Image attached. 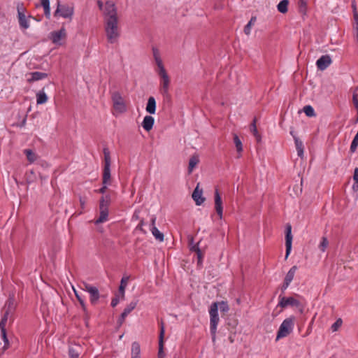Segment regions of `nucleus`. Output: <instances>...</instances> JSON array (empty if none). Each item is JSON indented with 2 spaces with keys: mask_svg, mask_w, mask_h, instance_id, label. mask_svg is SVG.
Segmentation results:
<instances>
[{
  "mask_svg": "<svg viewBox=\"0 0 358 358\" xmlns=\"http://www.w3.org/2000/svg\"><path fill=\"white\" fill-rule=\"evenodd\" d=\"M103 13L104 28L107 40L110 43H115L117 41L120 35L117 9L115 3L111 1H107Z\"/></svg>",
  "mask_w": 358,
  "mask_h": 358,
  "instance_id": "obj_1",
  "label": "nucleus"
},
{
  "mask_svg": "<svg viewBox=\"0 0 358 358\" xmlns=\"http://www.w3.org/2000/svg\"><path fill=\"white\" fill-rule=\"evenodd\" d=\"M154 59L157 65L155 71L160 78L159 92L164 96H167L171 84L170 77L164 67L162 58L159 57Z\"/></svg>",
  "mask_w": 358,
  "mask_h": 358,
  "instance_id": "obj_2",
  "label": "nucleus"
},
{
  "mask_svg": "<svg viewBox=\"0 0 358 358\" xmlns=\"http://www.w3.org/2000/svg\"><path fill=\"white\" fill-rule=\"evenodd\" d=\"M218 305L220 306V309L222 308V306H224V301H221L219 303L215 302L213 303L210 306V308L209 310L210 314V333L213 337V341H215L217 326L219 322V316H218Z\"/></svg>",
  "mask_w": 358,
  "mask_h": 358,
  "instance_id": "obj_3",
  "label": "nucleus"
},
{
  "mask_svg": "<svg viewBox=\"0 0 358 358\" xmlns=\"http://www.w3.org/2000/svg\"><path fill=\"white\" fill-rule=\"evenodd\" d=\"M110 203V195L102 196L99 202V211L100 215L97 220L94 222L96 224L105 222L108 220V206Z\"/></svg>",
  "mask_w": 358,
  "mask_h": 358,
  "instance_id": "obj_4",
  "label": "nucleus"
},
{
  "mask_svg": "<svg viewBox=\"0 0 358 358\" xmlns=\"http://www.w3.org/2000/svg\"><path fill=\"white\" fill-rule=\"evenodd\" d=\"M294 318L293 317L285 319L280 324L277 333L276 340L287 336L293 330Z\"/></svg>",
  "mask_w": 358,
  "mask_h": 358,
  "instance_id": "obj_5",
  "label": "nucleus"
},
{
  "mask_svg": "<svg viewBox=\"0 0 358 358\" xmlns=\"http://www.w3.org/2000/svg\"><path fill=\"white\" fill-rule=\"evenodd\" d=\"M104 155V166L103 170L102 183L103 184H110L111 176H110V155L108 148L103 149Z\"/></svg>",
  "mask_w": 358,
  "mask_h": 358,
  "instance_id": "obj_6",
  "label": "nucleus"
},
{
  "mask_svg": "<svg viewBox=\"0 0 358 358\" xmlns=\"http://www.w3.org/2000/svg\"><path fill=\"white\" fill-rule=\"evenodd\" d=\"M17 19L20 27L22 29H27L29 27V21L26 16V8L23 3H17Z\"/></svg>",
  "mask_w": 358,
  "mask_h": 358,
  "instance_id": "obj_7",
  "label": "nucleus"
},
{
  "mask_svg": "<svg viewBox=\"0 0 358 358\" xmlns=\"http://www.w3.org/2000/svg\"><path fill=\"white\" fill-rule=\"evenodd\" d=\"M74 13V8L71 6H69L66 4H61L60 2L57 1V9L55 11L54 15L61 16L63 18H69L71 19Z\"/></svg>",
  "mask_w": 358,
  "mask_h": 358,
  "instance_id": "obj_8",
  "label": "nucleus"
},
{
  "mask_svg": "<svg viewBox=\"0 0 358 358\" xmlns=\"http://www.w3.org/2000/svg\"><path fill=\"white\" fill-rule=\"evenodd\" d=\"M82 289L90 294V302L92 304H96L100 297L99 292L97 287L87 283L83 282L82 285Z\"/></svg>",
  "mask_w": 358,
  "mask_h": 358,
  "instance_id": "obj_9",
  "label": "nucleus"
},
{
  "mask_svg": "<svg viewBox=\"0 0 358 358\" xmlns=\"http://www.w3.org/2000/svg\"><path fill=\"white\" fill-rule=\"evenodd\" d=\"M215 208L216 213L212 215V218L214 221L216 220H221L222 218V199L221 196L217 189L215 190Z\"/></svg>",
  "mask_w": 358,
  "mask_h": 358,
  "instance_id": "obj_10",
  "label": "nucleus"
},
{
  "mask_svg": "<svg viewBox=\"0 0 358 358\" xmlns=\"http://www.w3.org/2000/svg\"><path fill=\"white\" fill-rule=\"evenodd\" d=\"M288 306L299 307L301 306V303L299 300L294 297H285L280 295L278 296V303L277 307L285 308Z\"/></svg>",
  "mask_w": 358,
  "mask_h": 358,
  "instance_id": "obj_11",
  "label": "nucleus"
},
{
  "mask_svg": "<svg viewBox=\"0 0 358 358\" xmlns=\"http://www.w3.org/2000/svg\"><path fill=\"white\" fill-rule=\"evenodd\" d=\"M112 101L113 103V107L116 110H118L120 113L126 110V106L124 99L120 92H115L113 93Z\"/></svg>",
  "mask_w": 358,
  "mask_h": 358,
  "instance_id": "obj_12",
  "label": "nucleus"
},
{
  "mask_svg": "<svg viewBox=\"0 0 358 358\" xmlns=\"http://www.w3.org/2000/svg\"><path fill=\"white\" fill-rule=\"evenodd\" d=\"M292 227H291V225L288 224L286 227V234H285V246H286L285 259H287L290 254V252L292 250Z\"/></svg>",
  "mask_w": 358,
  "mask_h": 358,
  "instance_id": "obj_13",
  "label": "nucleus"
},
{
  "mask_svg": "<svg viewBox=\"0 0 358 358\" xmlns=\"http://www.w3.org/2000/svg\"><path fill=\"white\" fill-rule=\"evenodd\" d=\"M331 62H332V61H331L330 56L328 55H322L321 57H320L317 60L316 65L319 70L324 71L327 68H328L329 66H330Z\"/></svg>",
  "mask_w": 358,
  "mask_h": 358,
  "instance_id": "obj_14",
  "label": "nucleus"
},
{
  "mask_svg": "<svg viewBox=\"0 0 358 358\" xmlns=\"http://www.w3.org/2000/svg\"><path fill=\"white\" fill-rule=\"evenodd\" d=\"M164 327L163 323L161 324L160 332L159 336V351L157 358H165V354L164 352Z\"/></svg>",
  "mask_w": 358,
  "mask_h": 358,
  "instance_id": "obj_15",
  "label": "nucleus"
},
{
  "mask_svg": "<svg viewBox=\"0 0 358 358\" xmlns=\"http://www.w3.org/2000/svg\"><path fill=\"white\" fill-rule=\"evenodd\" d=\"M137 303L138 301H132L129 303V304L127 305L124 311L122 313L119 319V322L120 324L123 323L126 317L136 307Z\"/></svg>",
  "mask_w": 358,
  "mask_h": 358,
  "instance_id": "obj_16",
  "label": "nucleus"
},
{
  "mask_svg": "<svg viewBox=\"0 0 358 358\" xmlns=\"http://www.w3.org/2000/svg\"><path fill=\"white\" fill-rule=\"evenodd\" d=\"M199 184L197 185L192 193V199L197 206L201 205L205 200L204 197H203V190L199 189Z\"/></svg>",
  "mask_w": 358,
  "mask_h": 358,
  "instance_id": "obj_17",
  "label": "nucleus"
},
{
  "mask_svg": "<svg viewBox=\"0 0 358 358\" xmlns=\"http://www.w3.org/2000/svg\"><path fill=\"white\" fill-rule=\"evenodd\" d=\"M66 30L64 28H62L60 30L57 31H52L50 34V38L53 43L58 44L61 39L66 36Z\"/></svg>",
  "mask_w": 358,
  "mask_h": 358,
  "instance_id": "obj_18",
  "label": "nucleus"
},
{
  "mask_svg": "<svg viewBox=\"0 0 358 358\" xmlns=\"http://www.w3.org/2000/svg\"><path fill=\"white\" fill-rule=\"evenodd\" d=\"M48 77V74L46 73L34 71L29 73V78H27V82L31 83L35 81L41 80L45 79Z\"/></svg>",
  "mask_w": 358,
  "mask_h": 358,
  "instance_id": "obj_19",
  "label": "nucleus"
},
{
  "mask_svg": "<svg viewBox=\"0 0 358 358\" xmlns=\"http://www.w3.org/2000/svg\"><path fill=\"white\" fill-rule=\"evenodd\" d=\"M155 120L154 117L150 115H146L142 122L143 128L147 131H150L154 125Z\"/></svg>",
  "mask_w": 358,
  "mask_h": 358,
  "instance_id": "obj_20",
  "label": "nucleus"
},
{
  "mask_svg": "<svg viewBox=\"0 0 358 358\" xmlns=\"http://www.w3.org/2000/svg\"><path fill=\"white\" fill-rule=\"evenodd\" d=\"M155 217L152 219V228L150 230L154 237L159 241L162 242L164 241V234L155 226Z\"/></svg>",
  "mask_w": 358,
  "mask_h": 358,
  "instance_id": "obj_21",
  "label": "nucleus"
},
{
  "mask_svg": "<svg viewBox=\"0 0 358 358\" xmlns=\"http://www.w3.org/2000/svg\"><path fill=\"white\" fill-rule=\"evenodd\" d=\"M146 111L150 114H155L156 111V101L153 96H150L148 98L147 106H146Z\"/></svg>",
  "mask_w": 358,
  "mask_h": 358,
  "instance_id": "obj_22",
  "label": "nucleus"
},
{
  "mask_svg": "<svg viewBox=\"0 0 358 358\" xmlns=\"http://www.w3.org/2000/svg\"><path fill=\"white\" fill-rule=\"evenodd\" d=\"M291 135L293 136L294 138L296 149L297 150V154L300 157H302L303 155V144L301 141H300L297 137L294 136L293 132H290Z\"/></svg>",
  "mask_w": 358,
  "mask_h": 358,
  "instance_id": "obj_23",
  "label": "nucleus"
},
{
  "mask_svg": "<svg viewBox=\"0 0 358 358\" xmlns=\"http://www.w3.org/2000/svg\"><path fill=\"white\" fill-rule=\"evenodd\" d=\"M48 97L43 90H41L36 93V103L38 105L45 103Z\"/></svg>",
  "mask_w": 358,
  "mask_h": 358,
  "instance_id": "obj_24",
  "label": "nucleus"
},
{
  "mask_svg": "<svg viewBox=\"0 0 358 358\" xmlns=\"http://www.w3.org/2000/svg\"><path fill=\"white\" fill-rule=\"evenodd\" d=\"M15 308V303L13 297H9L6 301L4 310L8 312L13 313Z\"/></svg>",
  "mask_w": 358,
  "mask_h": 358,
  "instance_id": "obj_25",
  "label": "nucleus"
},
{
  "mask_svg": "<svg viewBox=\"0 0 358 358\" xmlns=\"http://www.w3.org/2000/svg\"><path fill=\"white\" fill-rule=\"evenodd\" d=\"M24 153L26 155L27 160L29 163H34L38 158L37 155L34 152L31 150L26 149L24 150Z\"/></svg>",
  "mask_w": 358,
  "mask_h": 358,
  "instance_id": "obj_26",
  "label": "nucleus"
},
{
  "mask_svg": "<svg viewBox=\"0 0 358 358\" xmlns=\"http://www.w3.org/2000/svg\"><path fill=\"white\" fill-rule=\"evenodd\" d=\"M297 268L296 266H293L287 272L284 280L291 283L294 279Z\"/></svg>",
  "mask_w": 358,
  "mask_h": 358,
  "instance_id": "obj_27",
  "label": "nucleus"
},
{
  "mask_svg": "<svg viewBox=\"0 0 358 358\" xmlns=\"http://www.w3.org/2000/svg\"><path fill=\"white\" fill-rule=\"evenodd\" d=\"M199 162V157L196 155L192 156L189 161L188 171L192 173L194 167L198 164Z\"/></svg>",
  "mask_w": 358,
  "mask_h": 358,
  "instance_id": "obj_28",
  "label": "nucleus"
},
{
  "mask_svg": "<svg viewBox=\"0 0 358 358\" xmlns=\"http://www.w3.org/2000/svg\"><path fill=\"white\" fill-rule=\"evenodd\" d=\"M288 0H282L277 6L278 10L281 13H286L288 10Z\"/></svg>",
  "mask_w": 358,
  "mask_h": 358,
  "instance_id": "obj_29",
  "label": "nucleus"
},
{
  "mask_svg": "<svg viewBox=\"0 0 358 358\" xmlns=\"http://www.w3.org/2000/svg\"><path fill=\"white\" fill-rule=\"evenodd\" d=\"M140 353V345L136 342H134L131 345V357H141Z\"/></svg>",
  "mask_w": 358,
  "mask_h": 358,
  "instance_id": "obj_30",
  "label": "nucleus"
},
{
  "mask_svg": "<svg viewBox=\"0 0 358 358\" xmlns=\"http://www.w3.org/2000/svg\"><path fill=\"white\" fill-rule=\"evenodd\" d=\"M128 280H129V277L128 276L123 277L122 278V280H121L120 285V287H119V292L122 294V297L124 296V290H125V288H126V287L127 285Z\"/></svg>",
  "mask_w": 358,
  "mask_h": 358,
  "instance_id": "obj_31",
  "label": "nucleus"
},
{
  "mask_svg": "<svg viewBox=\"0 0 358 358\" xmlns=\"http://www.w3.org/2000/svg\"><path fill=\"white\" fill-rule=\"evenodd\" d=\"M189 248H190V250L194 251L196 252L198 262H199L202 258V254H201V252L199 248L198 247V245L193 244L192 239L191 240V242L189 243Z\"/></svg>",
  "mask_w": 358,
  "mask_h": 358,
  "instance_id": "obj_32",
  "label": "nucleus"
},
{
  "mask_svg": "<svg viewBox=\"0 0 358 358\" xmlns=\"http://www.w3.org/2000/svg\"><path fill=\"white\" fill-rule=\"evenodd\" d=\"M256 20V17H252L248 23L245 26L244 32L246 35L250 34L252 26L255 24Z\"/></svg>",
  "mask_w": 358,
  "mask_h": 358,
  "instance_id": "obj_33",
  "label": "nucleus"
},
{
  "mask_svg": "<svg viewBox=\"0 0 358 358\" xmlns=\"http://www.w3.org/2000/svg\"><path fill=\"white\" fill-rule=\"evenodd\" d=\"M250 131L253 134L257 141L261 140V136L258 133L256 126V119H255L250 124Z\"/></svg>",
  "mask_w": 358,
  "mask_h": 358,
  "instance_id": "obj_34",
  "label": "nucleus"
},
{
  "mask_svg": "<svg viewBox=\"0 0 358 358\" xmlns=\"http://www.w3.org/2000/svg\"><path fill=\"white\" fill-rule=\"evenodd\" d=\"M234 142L238 152H241L243 150V145L241 140L238 137L237 135H234Z\"/></svg>",
  "mask_w": 358,
  "mask_h": 358,
  "instance_id": "obj_35",
  "label": "nucleus"
},
{
  "mask_svg": "<svg viewBox=\"0 0 358 358\" xmlns=\"http://www.w3.org/2000/svg\"><path fill=\"white\" fill-rule=\"evenodd\" d=\"M303 112L308 117H315V113L311 106H306L303 107Z\"/></svg>",
  "mask_w": 358,
  "mask_h": 358,
  "instance_id": "obj_36",
  "label": "nucleus"
},
{
  "mask_svg": "<svg viewBox=\"0 0 358 358\" xmlns=\"http://www.w3.org/2000/svg\"><path fill=\"white\" fill-rule=\"evenodd\" d=\"M329 245V241L326 237H322L319 245V248L322 252H324Z\"/></svg>",
  "mask_w": 358,
  "mask_h": 358,
  "instance_id": "obj_37",
  "label": "nucleus"
},
{
  "mask_svg": "<svg viewBox=\"0 0 358 358\" xmlns=\"http://www.w3.org/2000/svg\"><path fill=\"white\" fill-rule=\"evenodd\" d=\"M69 354L70 358H79L80 353L78 352L77 349L73 347L69 348Z\"/></svg>",
  "mask_w": 358,
  "mask_h": 358,
  "instance_id": "obj_38",
  "label": "nucleus"
},
{
  "mask_svg": "<svg viewBox=\"0 0 358 358\" xmlns=\"http://www.w3.org/2000/svg\"><path fill=\"white\" fill-rule=\"evenodd\" d=\"M343 321L341 318H338L332 325L331 330L332 331H336L342 325Z\"/></svg>",
  "mask_w": 358,
  "mask_h": 358,
  "instance_id": "obj_39",
  "label": "nucleus"
},
{
  "mask_svg": "<svg viewBox=\"0 0 358 358\" xmlns=\"http://www.w3.org/2000/svg\"><path fill=\"white\" fill-rule=\"evenodd\" d=\"M1 336L4 343L3 349H7L9 346V341L7 338L6 331H1Z\"/></svg>",
  "mask_w": 358,
  "mask_h": 358,
  "instance_id": "obj_40",
  "label": "nucleus"
},
{
  "mask_svg": "<svg viewBox=\"0 0 358 358\" xmlns=\"http://www.w3.org/2000/svg\"><path fill=\"white\" fill-rule=\"evenodd\" d=\"M306 1L305 0L299 1V12L305 14L306 13Z\"/></svg>",
  "mask_w": 358,
  "mask_h": 358,
  "instance_id": "obj_41",
  "label": "nucleus"
},
{
  "mask_svg": "<svg viewBox=\"0 0 358 358\" xmlns=\"http://www.w3.org/2000/svg\"><path fill=\"white\" fill-rule=\"evenodd\" d=\"M73 290H74V293H75V295H76L77 299L78 300L82 308L85 310V303L84 299H83V297L78 293V292L75 289Z\"/></svg>",
  "mask_w": 358,
  "mask_h": 358,
  "instance_id": "obj_42",
  "label": "nucleus"
},
{
  "mask_svg": "<svg viewBox=\"0 0 358 358\" xmlns=\"http://www.w3.org/2000/svg\"><path fill=\"white\" fill-rule=\"evenodd\" d=\"M353 180L355 182V184L353 185V188L355 189H358V168L355 169Z\"/></svg>",
  "mask_w": 358,
  "mask_h": 358,
  "instance_id": "obj_43",
  "label": "nucleus"
},
{
  "mask_svg": "<svg viewBox=\"0 0 358 358\" xmlns=\"http://www.w3.org/2000/svg\"><path fill=\"white\" fill-rule=\"evenodd\" d=\"M152 50L154 59L161 57L159 50L157 48L153 47Z\"/></svg>",
  "mask_w": 358,
  "mask_h": 358,
  "instance_id": "obj_44",
  "label": "nucleus"
},
{
  "mask_svg": "<svg viewBox=\"0 0 358 358\" xmlns=\"http://www.w3.org/2000/svg\"><path fill=\"white\" fill-rule=\"evenodd\" d=\"M12 313L10 312H8V311H6L5 310V313L1 318V321H3V322H5L6 324L7 323V321H8V317L10 315H11Z\"/></svg>",
  "mask_w": 358,
  "mask_h": 358,
  "instance_id": "obj_45",
  "label": "nucleus"
},
{
  "mask_svg": "<svg viewBox=\"0 0 358 358\" xmlns=\"http://www.w3.org/2000/svg\"><path fill=\"white\" fill-rule=\"evenodd\" d=\"M12 313L10 312H8V311H6L5 310V313L1 318V321H3V322H5L6 324L7 323V321H8V317L10 315H11Z\"/></svg>",
  "mask_w": 358,
  "mask_h": 358,
  "instance_id": "obj_46",
  "label": "nucleus"
},
{
  "mask_svg": "<svg viewBox=\"0 0 358 358\" xmlns=\"http://www.w3.org/2000/svg\"><path fill=\"white\" fill-rule=\"evenodd\" d=\"M12 313L10 312H8V311H6L5 310V313L1 318V321H3V322H5L6 324L7 323V321H8V317L10 315H11Z\"/></svg>",
  "mask_w": 358,
  "mask_h": 358,
  "instance_id": "obj_47",
  "label": "nucleus"
},
{
  "mask_svg": "<svg viewBox=\"0 0 358 358\" xmlns=\"http://www.w3.org/2000/svg\"><path fill=\"white\" fill-rule=\"evenodd\" d=\"M41 6L43 8H48L50 7V1L49 0H41Z\"/></svg>",
  "mask_w": 358,
  "mask_h": 358,
  "instance_id": "obj_48",
  "label": "nucleus"
},
{
  "mask_svg": "<svg viewBox=\"0 0 358 358\" xmlns=\"http://www.w3.org/2000/svg\"><path fill=\"white\" fill-rule=\"evenodd\" d=\"M352 101L355 107L358 110V99L357 94H354L352 97Z\"/></svg>",
  "mask_w": 358,
  "mask_h": 358,
  "instance_id": "obj_49",
  "label": "nucleus"
},
{
  "mask_svg": "<svg viewBox=\"0 0 358 358\" xmlns=\"http://www.w3.org/2000/svg\"><path fill=\"white\" fill-rule=\"evenodd\" d=\"M119 298L117 296L114 297L111 301V306L115 307L119 303Z\"/></svg>",
  "mask_w": 358,
  "mask_h": 358,
  "instance_id": "obj_50",
  "label": "nucleus"
},
{
  "mask_svg": "<svg viewBox=\"0 0 358 358\" xmlns=\"http://www.w3.org/2000/svg\"><path fill=\"white\" fill-rule=\"evenodd\" d=\"M354 32H355V38L356 39L357 43H358V24L355 25L354 27Z\"/></svg>",
  "mask_w": 358,
  "mask_h": 358,
  "instance_id": "obj_51",
  "label": "nucleus"
},
{
  "mask_svg": "<svg viewBox=\"0 0 358 358\" xmlns=\"http://www.w3.org/2000/svg\"><path fill=\"white\" fill-rule=\"evenodd\" d=\"M109 185L110 184H103L102 187L99 189V192H100L101 194H104L106 191L107 186Z\"/></svg>",
  "mask_w": 358,
  "mask_h": 358,
  "instance_id": "obj_52",
  "label": "nucleus"
},
{
  "mask_svg": "<svg viewBox=\"0 0 358 358\" xmlns=\"http://www.w3.org/2000/svg\"><path fill=\"white\" fill-rule=\"evenodd\" d=\"M44 9V13L47 18L50 17V8L48 7V8H45Z\"/></svg>",
  "mask_w": 358,
  "mask_h": 358,
  "instance_id": "obj_53",
  "label": "nucleus"
},
{
  "mask_svg": "<svg viewBox=\"0 0 358 358\" xmlns=\"http://www.w3.org/2000/svg\"><path fill=\"white\" fill-rule=\"evenodd\" d=\"M6 323L3 322V321H0V330L1 331H6Z\"/></svg>",
  "mask_w": 358,
  "mask_h": 358,
  "instance_id": "obj_54",
  "label": "nucleus"
},
{
  "mask_svg": "<svg viewBox=\"0 0 358 358\" xmlns=\"http://www.w3.org/2000/svg\"><path fill=\"white\" fill-rule=\"evenodd\" d=\"M289 285H290L289 282L284 280L283 285L282 286V291L285 290L289 287Z\"/></svg>",
  "mask_w": 358,
  "mask_h": 358,
  "instance_id": "obj_55",
  "label": "nucleus"
},
{
  "mask_svg": "<svg viewBox=\"0 0 358 358\" xmlns=\"http://www.w3.org/2000/svg\"><path fill=\"white\" fill-rule=\"evenodd\" d=\"M355 21V25H358V13H355L354 14Z\"/></svg>",
  "mask_w": 358,
  "mask_h": 358,
  "instance_id": "obj_56",
  "label": "nucleus"
},
{
  "mask_svg": "<svg viewBox=\"0 0 358 358\" xmlns=\"http://www.w3.org/2000/svg\"><path fill=\"white\" fill-rule=\"evenodd\" d=\"M97 4L99 6V9L102 10L103 9V6L102 1L99 0L97 1Z\"/></svg>",
  "mask_w": 358,
  "mask_h": 358,
  "instance_id": "obj_57",
  "label": "nucleus"
},
{
  "mask_svg": "<svg viewBox=\"0 0 358 358\" xmlns=\"http://www.w3.org/2000/svg\"><path fill=\"white\" fill-rule=\"evenodd\" d=\"M80 206H82V208H84L85 204V200L83 199L82 198H80Z\"/></svg>",
  "mask_w": 358,
  "mask_h": 358,
  "instance_id": "obj_58",
  "label": "nucleus"
},
{
  "mask_svg": "<svg viewBox=\"0 0 358 358\" xmlns=\"http://www.w3.org/2000/svg\"><path fill=\"white\" fill-rule=\"evenodd\" d=\"M231 325L233 326V327H236L237 325V321L236 320H234Z\"/></svg>",
  "mask_w": 358,
  "mask_h": 358,
  "instance_id": "obj_59",
  "label": "nucleus"
},
{
  "mask_svg": "<svg viewBox=\"0 0 358 358\" xmlns=\"http://www.w3.org/2000/svg\"><path fill=\"white\" fill-rule=\"evenodd\" d=\"M357 121H358V110H357Z\"/></svg>",
  "mask_w": 358,
  "mask_h": 358,
  "instance_id": "obj_60",
  "label": "nucleus"
},
{
  "mask_svg": "<svg viewBox=\"0 0 358 358\" xmlns=\"http://www.w3.org/2000/svg\"><path fill=\"white\" fill-rule=\"evenodd\" d=\"M131 358H141V357H131Z\"/></svg>",
  "mask_w": 358,
  "mask_h": 358,
  "instance_id": "obj_61",
  "label": "nucleus"
},
{
  "mask_svg": "<svg viewBox=\"0 0 358 358\" xmlns=\"http://www.w3.org/2000/svg\"><path fill=\"white\" fill-rule=\"evenodd\" d=\"M174 358H178V357H174Z\"/></svg>",
  "mask_w": 358,
  "mask_h": 358,
  "instance_id": "obj_62",
  "label": "nucleus"
}]
</instances>
